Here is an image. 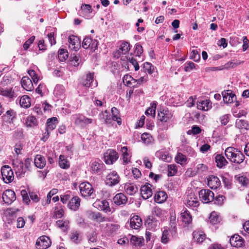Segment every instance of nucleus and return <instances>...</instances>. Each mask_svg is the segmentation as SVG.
Returning <instances> with one entry per match:
<instances>
[{"instance_id":"nucleus-1","label":"nucleus","mask_w":249,"mask_h":249,"mask_svg":"<svg viewBox=\"0 0 249 249\" xmlns=\"http://www.w3.org/2000/svg\"><path fill=\"white\" fill-rule=\"evenodd\" d=\"M225 155L231 162L236 164L241 163L245 159V156L243 153L233 147L227 148L225 150Z\"/></svg>"},{"instance_id":"nucleus-2","label":"nucleus","mask_w":249,"mask_h":249,"mask_svg":"<svg viewBox=\"0 0 249 249\" xmlns=\"http://www.w3.org/2000/svg\"><path fill=\"white\" fill-rule=\"evenodd\" d=\"M1 173L4 182L9 183L14 180V173L8 165H4L1 167Z\"/></svg>"},{"instance_id":"nucleus-3","label":"nucleus","mask_w":249,"mask_h":249,"mask_svg":"<svg viewBox=\"0 0 249 249\" xmlns=\"http://www.w3.org/2000/svg\"><path fill=\"white\" fill-rule=\"evenodd\" d=\"M184 203L187 207L192 208L193 209L197 207L199 205V202L194 193H191L186 196Z\"/></svg>"},{"instance_id":"nucleus-4","label":"nucleus","mask_w":249,"mask_h":249,"mask_svg":"<svg viewBox=\"0 0 249 249\" xmlns=\"http://www.w3.org/2000/svg\"><path fill=\"white\" fill-rule=\"evenodd\" d=\"M82 45L84 49H89L93 52L97 49L98 41L96 39H92L89 36H87L84 39Z\"/></svg>"},{"instance_id":"nucleus-5","label":"nucleus","mask_w":249,"mask_h":249,"mask_svg":"<svg viewBox=\"0 0 249 249\" xmlns=\"http://www.w3.org/2000/svg\"><path fill=\"white\" fill-rule=\"evenodd\" d=\"M199 197L203 203H208L214 199V194L210 190L202 189L199 192Z\"/></svg>"},{"instance_id":"nucleus-6","label":"nucleus","mask_w":249,"mask_h":249,"mask_svg":"<svg viewBox=\"0 0 249 249\" xmlns=\"http://www.w3.org/2000/svg\"><path fill=\"white\" fill-rule=\"evenodd\" d=\"M79 189L82 196L84 197L92 195L93 189L92 185L88 182L81 183L79 185Z\"/></svg>"},{"instance_id":"nucleus-7","label":"nucleus","mask_w":249,"mask_h":249,"mask_svg":"<svg viewBox=\"0 0 249 249\" xmlns=\"http://www.w3.org/2000/svg\"><path fill=\"white\" fill-rule=\"evenodd\" d=\"M51 244V240L48 236H42L37 239L36 245L38 249H46Z\"/></svg>"},{"instance_id":"nucleus-8","label":"nucleus","mask_w":249,"mask_h":249,"mask_svg":"<svg viewBox=\"0 0 249 249\" xmlns=\"http://www.w3.org/2000/svg\"><path fill=\"white\" fill-rule=\"evenodd\" d=\"M142 224L141 217L137 215H134L130 218L129 223L128 222L126 224H128L131 229L139 230ZM126 226H127V225Z\"/></svg>"},{"instance_id":"nucleus-9","label":"nucleus","mask_w":249,"mask_h":249,"mask_svg":"<svg viewBox=\"0 0 249 249\" xmlns=\"http://www.w3.org/2000/svg\"><path fill=\"white\" fill-rule=\"evenodd\" d=\"M16 199V194L12 190H5L2 195V199L7 204H11Z\"/></svg>"},{"instance_id":"nucleus-10","label":"nucleus","mask_w":249,"mask_h":249,"mask_svg":"<svg viewBox=\"0 0 249 249\" xmlns=\"http://www.w3.org/2000/svg\"><path fill=\"white\" fill-rule=\"evenodd\" d=\"M73 118L75 124L81 126L91 124L92 122L91 119L88 118L81 114L75 115Z\"/></svg>"},{"instance_id":"nucleus-11","label":"nucleus","mask_w":249,"mask_h":249,"mask_svg":"<svg viewBox=\"0 0 249 249\" xmlns=\"http://www.w3.org/2000/svg\"><path fill=\"white\" fill-rule=\"evenodd\" d=\"M13 165L17 176L19 178L23 177L25 173L23 168V162L21 160H17L13 161Z\"/></svg>"},{"instance_id":"nucleus-12","label":"nucleus","mask_w":249,"mask_h":249,"mask_svg":"<svg viewBox=\"0 0 249 249\" xmlns=\"http://www.w3.org/2000/svg\"><path fill=\"white\" fill-rule=\"evenodd\" d=\"M121 158L123 160V164L126 165L131 162L132 154L130 151L128 150L126 146L121 148Z\"/></svg>"},{"instance_id":"nucleus-13","label":"nucleus","mask_w":249,"mask_h":249,"mask_svg":"<svg viewBox=\"0 0 249 249\" xmlns=\"http://www.w3.org/2000/svg\"><path fill=\"white\" fill-rule=\"evenodd\" d=\"M88 218L92 220L97 222H102L106 221L107 219L99 212H94L91 211L87 212Z\"/></svg>"},{"instance_id":"nucleus-14","label":"nucleus","mask_w":249,"mask_h":249,"mask_svg":"<svg viewBox=\"0 0 249 249\" xmlns=\"http://www.w3.org/2000/svg\"><path fill=\"white\" fill-rule=\"evenodd\" d=\"M93 76V73H89L86 76V79L83 80L81 82V85L86 88H89V87H96L97 86V83L96 81L94 83Z\"/></svg>"},{"instance_id":"nucleus-15","label":"nucleus","mask_w":249,"mask_h":249,"mask_svg":"<svg viewBox=\"0 0 249 249\" xmlns=\"http://www.w3.org/2000/svg\"><path fill=\"white\" fill-rule=\"evenodd\" d=\"M223 101L225 103H233L236 99L235 95L231 90H224L222 92Z\"/></svg>"},{"instance_id":"nucleus-16","label":"nucleus","mask_w":249,"mask_h":249,"mask_svg":"<svg viewBox=\"0 0 249 249\" xmlns=\"http://www.w3.org/2000/svg\"><path fill=\"white\" fill-rule=\"evenodd\" d=\"M69 48L75 51H77L80 47V40L75 36H70L68 39Z\"/></svg>"},{"instance_id":"nucleus-17","label":"nucleus","mask_w":249,"mask_h":249,"mask_svg":"<svg viewBox=\"0 0 249 249\" xmlns=\"http://www.w3.org/2000/svg\"><path fill=\"white\" fill-rule=\"evenodd\" d=\"M151 185L150 184H145L141 188V194L142 197L144 199H147L150 197L153 194Z\"/></svg>"},{"instance_id":"nucleus-18","label":"nucleus","mask_w":249,"mask_h":249,"mask_svg":"<svg viewBox=\"0 0 249 249\" xmlns=\"http://www.w3.org/2000/svg\"><path fill=\"white\" fill-rule=\"evenodd\" d=\"M230 243L231 246L239 248L243 246L244 240L238 234H234L230 239Z\"/></svg>"},{"instance_id":"nucleus-19","label":"nucleus","mask_w":249,"mask_h":249,"mask_svg":"<svg viewBox=\"0 0 249 249\" xmlns=\"http://www.w3.org/2000/svg\"><path fill=\"white\" fill-rule=\"evenodd\" d=\"M207 184L212 189H217L221 184L219 179L215 176H210L207 179Z\"/></svg>"},{"instance_id":"nucleus-20","label":"nucleus","mask_w":249,"mask_h":249,"mask_svg":"<svg viewBox=\"0 0 249 249\" xmlns=\"http://www.w3.org/2000/svg\"><path fill=\"white\" fill-rule=\"evenodd\" d=\"M81 200L77 196H73L68 204V208L73 211H77L80 206Z\"/></svg>"},{"instance_id":"nucleus-21","label":"nucleus","mask_w":249,"mask_h":249,"mask_svg":"<svg viewBox=\"0 0 249 249\" xmlns=\"http://www.w3.org/2000/svg\"><path fill=\"white\" fill-rule=\"evenodd\" d=\"M16 112L13 109H10L7 110L2 117L4 122L11 124L13 123V119L16 118Z\"/></svg>"},{"instance_id":"nucleus-22","label":"nucleus","mask_w":249,"mask_h":249,"mask_svg":"<svg viewBox=\"0 0 249 249\" xmlns=\"http://www.w3.org/2000/svg\"><path fill=\"white\" fill-rule=\"evenodd\" d=\"M22 88L27 91H31L34 89L32 80L27 76H24L21 80Z\"/></svg>"},{"instance_id":"nucleus-23","label":"nucleus","mask_w":249,"mask_h":249,"mask_svg":"<svg viewBox=\"0 0 249 249\" xmlns=\"http://www.w3.org/2000/svg\"><path fill=\"white\" fill-rule=\"evenodd\" d=\"M34 163L36 167L42 169L46 164V159L41 155H36L34 159Z\"/></svg>"},{"instance_id":"nucleus-24","label":"nucleus","mask_w":249,"mask_h":249,"mask_svg":"<svg viewBox=\"0 0 249 249\" xmlns=\"http://www.w3.org/2000/svg\"><path fill=\"white\" fill-rule=\"evenodd\" d=\"M193 239L197 243H201L206 239L205 233L200 230H196L193 232Z\"/></svg>"},{"instance_id":"nucleus-25","label":"nucleus","mask_w":249,"mask_h":249,"mask_svg":"<svg viewBox=\"0 0 249 249\" xmlns=\"http://www.w3.org/2000/svg\"><path fill=\"white\" fill-rule=\"evenodd\" d=\"M215 161L216 163V166L219 168H222L226 166L228 162L225 159L224 156L222 154H217L215 156Z\"/></svg>"},{"instance_id":"nucleus-26","label":"nucleus","mask_w":249,"mask_h":249,"mask_svg":"<svg viewBox=\"0 0 249 249\" xmlns=\"http://www.w3.org/2000/svg\"><path fill=\"white\" fill-rule=\"evenodd\" d=\"M124 189L125 192L129 195H133L136 193L138 189L136 185L132 183H126L125 184Z\"/></svg>"},{"instance_id":"nucleus-27","label":"nucleus","mask_w":249,"mask_h":249,"mask_svg":"<svg viewBox=\"0 0 249 249\" xmlns=\"http://www.w3.org/2000/svg\"><path fill=\"white\" fill-rule=\"evenodd\" d=\"M158 116L161 122H166L172 118V115L168 110L163 109L158 113Z\"/></svg>"},{"instance_id":"nucleus-28","label":"nucleus","mask_w":249,"mask_h":249,"mask_svg":"<svg viewBox=\"0 0 249 249\" xmlns=\"http://www.w3.org/2000/svg\"><path fill=\"white\" fill-rule=\"evenodd\" d=\"M127 198L123 193H119L116 195L113 198V201L117 205L124 204L126 203Z\"/></svg>"},{"instance_id":"nucleus-29","label":"nucleus","mask_w":249,"mask_h":249,"mask_svg":"<svg viewBox=\"0 0 249 249\" xmlns=\"http://www.w3.org/2000/svg\"><path fill=\"white\" fill-rule=\"evenodd\" d=\"M111 111L112 120L116 121L117 124L120 125L122 124V119L119 110L116 107H113Z\"/></svg>"},{"instance_id":"nucleus-30","label":"nucleus","mask_w":249,"mask_h":249,"mask_svg":"<svg viewBox=\"0 0 249 249\" xmlns=\"http://www.w3.org/2000/svg\"><path fill=\"white\" fill-rule=\"evenodd\" d=\"M58 124V120L56 117H52L48 119L46 123V130L51 131L54 129Z\"/></svg>"},{"instance_id":"nucleus-31","label":"nucleus","mask_w":249,"mask_h":249,"mask_svg":"<svg viewBox=\"0 0 249 249\" xmlns=\"http://www.w3.org/2000/svg\"><path fill=\"white\" fill-rule=\"evenodd\" d=\"M118 47L123 54H126L130 50V47L129 43L125 41H120L118 43Z\"/></svg>"},{"instance_id":"nucleus-32","label":"nucleus","mask_w":249,"mask_h":249,"mask_svg":"<svg viewBox=\"0 0 249 249\" xmlns=\"http://www.w3.org/2000/svg\"><path fill=\"white\" fill-rule=\"evenodd\" d=\"M58 164L59 167L63 169H68L70 167V161L63 155H60L59 157Z\"/></svg>"},{"instance_id":"nucleus-33","label":"nucleus","mask_w":249,"mask_h":249,"mask_svg":"<svg viewBox=\"0 0 249 249\" xmlns=\"http://www.w3.org/2000/svg\"><path fill=\"white\" fill-rule=\"evenodd\" d=\"M167 198L166 193L164 191H159L155 195L154 198L156 202L162 203L164 202Z\"/></svg>"},{"instance_id":"nucleus-34","label":"nucleus","mask_w":249,"mask_h":249,"mask_svg":"<svg viewBox=\"0 0 249 249\" xmlns=\"http://www.w3.org/2000/svg\"><path fill=\"white\" fill-rule=\"evenodd\" d=\"M94 204L103 211L107 212L109 210V203L106 200H98L96 201Z\"/></svg>"},{"instance_id":"nucleus-35","label":"nucleus","mask_w":249,"mask_h":249,"mask_svg":"<svg viewBox=\"0 0 249 249\" xmlns=\"http://www.w3.org/2000/svg\"><path fill=\"white\" fill-rule=\"evenodd\" d=\"M210 107L211 103L208 100L198 101L197 103V108L199 110L206 111Z\"/></svg>"},{"instance_id":"nucleus-36","label":"nucleus","mask_w":249,"mask_h":249,"mask_svg":"<svg viewBox=\"0 0 249 249\" xmlns=\"http://www.w3.org/2000/svg\"><path fill=\"white\" fill-rule=\"evenodd\" d=\"M235 126L240 129L249 130V123L246 120L237 119L235 122Z\"/></svg>"},{"instance_id":"nucleus-37","label":"nucleus","mask_w":249,"mask_h":249,"mask_svg":"<svg viewBox=\"0 0 249 249\" xmlns=\"http://www.w3.org/2000/svg\"><path fill=\"white\" fill-rule=\"evenodd\" d=\"M64 211L63 207L61 205L56 206L54 208L53 217L55 218H60L63 216Z\"/></svg>"},{"instance_id":"nucleus-38","label":"nucleus","mask_w":249,"mask_h":249,"mask_svg":"<svg viewBox=\"0 0 249 249\" xmlns=\"http://www.w3.org/2000/svg\"><path fill=\"white\" fill-rule=\"evenodd\" d=\"M120 178L117 173L113 171L110 173V186H114L120 182Z\"/></svg>"},{"instance_id":"nucleus-39","label":"nucleus","mask_w":249,"mask_h":249,"mask_svg":"<svg viewBox=\"0 0 249 249\" xmlns=\"http://www.w3.org/2000/svg\"><path fill=\"white\" fill-rule=\"evenodd\" d=\"M2 82L0 84V94L9 98H13L14 96V92L12 91V88L4 89L2 88Z\"/></svg>"},{"instance_id":"nucleus-40","label":"nucleus","mask_w":249,"mask_h":249,"mask_svg":"<svg viewBox=\"0 0 249 249\" xmlns=\"http://www.w3.org/2000/svg\"><path fill=\"white\" fill-rule=\"evenodd\" d=\"M69 223L68 220H58L56 222V225L63 231H66L69 229Z\"/></svg>"},{"instance_id":"nucleus-41","label":"nucleus","mask_w":249,"mask_h":249,"mask_svg":"<svg viewBox=\"0 0 249 249\" xmlns=\"http://www.w3.org/2000/svg\"><path fill=\"white\" fill-rule=\"evenodd\" d=\"M19 104L22 107H29L31 106L30 98L26 95L22 96L19 100Z\"/></svg>"},{"instance_id":"nucleus-42","label":"nucleus","mask_w":249,"mask_h":249,"mask_svg":"<svg viewBox=\"0 0 249 249\" xmlns=\"http://www.w3.org/2000/svg\"><path fill=\"white\" fill-rule=\"evenodd\" d=\"M104 164L97 161H94L92 163L91 168L94 173H100L103 170Z\"/></svg>"},{"instance_id":"nucleus-43","label":"nucleus","mask_w":249,"mask_h":249,"mask_svg":"<svg viewBox=\"0 0 249 249\" xmlns=\"http://www.w3.org/2000/svg\"><path fill=\"white\" fill-rule=\"evenodd\" d=\"M65 91V88L61 85H57L53 90V94L57 97H61L64 94Z\"/></svg>"},{"instance_id":"nucleus-44","label":"nucleus","mask_w":249,"mask_h":249,"mask_svg":"<svg viewBox=\"0 0 249 249\" xmlns=\"http://www.w3.org/2000/svg\"><path fill=\"white\" fill-rule=\"evenodd\" d=\"M181 217L183 222L186 224H189L192 222V218L189 212L187 210L184 211L181 213Z\"/></svg>"},{"instance_id":"nucleus-45","label":"nucleus","mask_w":249,"mask_h":249,"mask_svg":"<svg viewBox=\"0 0 249 249\" xmlns=\"http://www.w3.org/2000/svg\"><path fill=\"white\" fill-rule=\"evenodd\" d=\"M25 124L27 127H35L37 125V121L35 117L29 116L27 118Z\"/></svg>"},{"instance_id":"nucleus-46","label":"nucleus","mask_w":249,"mask_h":249,"mask_svg":"<svg viewBox=\"0 0 249 249\" xmlns=\"http://www.w3.org/2000/svg\"><path fill=\"white\" fill-rule=\"evenodd\" d=\"M220 219L217 213L215 212H213L209 217V222L213 225L216 224L220 222Z\"/></svg>"},{"instance_id":"nucleus-47","label":"nucleus","mask_w":249,"mask_h":249,"mask_svg":"<svg viewBox=\"0 0 249 249\" xmlns=\"http://www.w3.org/2000/svg\"><path fill=\"white\" fill-rule=\"evenodd\" d=\"M68 57V53L67 50L61 49L58 52V57L60 61H65Z\"/></svg>"},{"instance_id":"nucleus-48","label":"nucleus","mask_w":249,"mask_h":249,"mask_svg":"<svg viewBox=\"0 0 249 249\" xmlns=\"http://www.w3.org/2000/svg\"><path fill=\"white\" fill-rule=\"evenodd\" d=\"M141 139L142 142L146 145L151 143L153 141L152 136L147 133H143L141 135Z\"/></svg>"},{"instance_id":"nucleus-49","label":"nucleus","mask_w":249,"mask_h":249,"mask_svg":"<svg viewBox=\"0 0 249 249\" xmlns=\"http://www.w3.org/2000/svg\"><path fill=\"white\" fill-rule=\"evenodd\" d=\"M177 163L181 165L187 163V158L185 155L180 153H178L175 157Z\"/></svg>"},{"instance_id":"nucleus-50","label":"nucleus","mask_w":249,"mask_h":249,"mask_svg":"<svg viewBox=\"0 0 249 249\" xmlns=\"http://www.w3.org/2000/svg\"><path fill=\"white\" fill-rule=\"evenodd\" d=\"M134 80L135 79L129 74H125L124 75L123 79L124 84L127 86L134 84Z\"/></svg>"},{"instance_id":"nucleus-51","label":"nucleus","mask_w":249,"mask_h":249,"mask_svg":"<svg viewBox=\"0 0 249 249\" xmlns=\"http://www.w3.org/2000/svg\"><path fill=\"white\" fill-rule=\"evenodd\" d=\"M156 104L155 103L152 104L151 106L146 110L145 114L146 115H150L154 118L156 115Z\"/></svg>"},{"instance_id":"nucleus-52","label":"nucleus","mask_w":249,"mask_h":249,"mask_svg":"<svg viewBox=\"0 0 249 249\" xmlns=\"http://www.w3.org/2000/svg\"><path fill=\"white\" fill-rule=\"evenodd\" d=\"M70 239L71 241L75 243H79L81 239L79 237V232L77 231H73L70 234Z\"/></svg>"},{"instance_id":"nucleus-53","label":"nucleus","mask_w":249,"mask_h":249,"mask_svg":"<svg viewBox=\"0 0 249 249\" xmlns=\"http://www.w3.org/2000/svg\"><path fill=\"white\" fill-rule=\"evenodd\" d=\"M143 241V239L141 237H138L136 236L133 235L131 236L130 238V243L135 246H140L141 245L142 241Z\"/></svg>"},{"instance_id":"nucleus-54","label":"nucleus","mask_w":249,"mask_h":249,"mask_svg":"<svg viewBox=\"0 0 249 249\" xmlns=\"http://www.w3.org/2000/svg\"><path fill=\"white\" fill-rule=\"evenodd\" d=\"M120 227V225L117 223L110 224V235L119 233Z\"/></svg>"},{"instance_id":"nucleus-55","label":"nucleus","mask_w":249,"mask_h":249,"mask_svg":"<svg viewBox=\"0 0 249 249\" xmlns=\"http://www.w3.org/2000/svg\"><path fill=\"white\" fill-rule=\"evenodd\" d=\"M118 158V153L115 150L110 149V164H113Z\"/></svg>"},{"instance_id":"nucleus-56","label":"nucleus","mask_w":249,"mask_h":249,"mask_svg":"<svg viewBox=\"0 0 249 249\" xmlns=\"http://www.w3.org/2000/svg\"><path fill=\"white\" fill-rule=\"evenodd\" d=\"M143 68L145 72L152 74L154 71L155 67L150 63L145 62L143 64Z\"/></svg>"},{"instance_id":"nucleus-57","label":"nucleus","mask_w":249,"mask_h":249,"mask_svg":"<svg viewBox=\"0 0 249 249\" xmlns=\"http://www.w3.org/2000/svg\"><path fill=\"white\" fill-rule=\"evenodd\" d=\"M156 155L160 159L165 161H169L170 160V157L162 151H158L156 152Z\"/></svg>"},{"instance_id":"nucleus-58","label":"nucleus","mask_w":249,"mask_h":249,"mask_svg":"<svg viewBox=\"0 0 249 249\" xmlns=\"http://www.w3.org/2000/svg\"><path fill=\"white\" fill-rule=\"evenodd\" d=\"M99 117L102 122L106 124H108V112L107 110H106L104 112L100 113Z\"/></svg>"},{"instance_id":"nucleus-59","label":"nucleus","mask_w":249,"mask_h":249,"mask_svg":"<svg viewBox=\"0 0 249 249\" xmlns=\"http://www.w3.org/2000/svg\"><path fill=\"white\" fill-rule=\"evenodd\" d=\"M237 179L243 186H246L249 184V179L245 176L239 175Z\"/></svg>"},{"instance_id":"nucleus-60","label":"nucleus","mask_w":249,"mask_h":249,"mask_svg":"<svg viewBox=\"0 0 249 249\" xmlns=\"http://www.w3.org/2000/svg\"><path fill=\"white\" fill-rule=\"evenodd\" d=\"M201 130L199 127L197 125H193L191 129L187 131V134L189 135H196L201 133Z\"/></svg>"},{"instance_id":"nucleus-61","label":"nucleus","mask_w":249,"mask_h":249,"mask_svg":"<svg viewBox=\"0 0 249 249\" xmlns=\"http://www.w3.org/2000/svg\"><path fill=\"white\" fill-rule=\"evenodd\" d=\"M120 65L119 63L116 62H113L111 63V68H114L112 70V72L116 75H119L120 73Z\"/></svg>"},{"instance_id":"nucleus-62","label":"nucleus","mask_w":249,"mask_h":249,"mask_svg":"<svg viewBox=\"0 0 249 249\" xmlns=\"http://www.w3.org/2000/svg\"><path fill=\"white\" fill-rule=\"evenodd\" d=\"M152 213L153 215L159 217L163 216L164 214L163 211L160 208L158 207H154Z\"/></svg>"},{"instance_id":"nucleus-63","label":"nucleus","mask_w":249,"mask_h":249,"mask_svg":"<svg viewBox=\"0 0 249 249\" xmlns=\"http://www.w3.org/2000/svg\"><path fill=\"white\" fill-rule=\"evenodd\" d=\"M225 196L223 195H218L215 198L214 197V203L218 205L221 206L224 203V201L225 200Z\"/></svg>"},{"instance_id":"nucleus-64","label":"nucleus","mask_w":249,"mask_h":249,"mask_svg":"<svg viewBox=\"0 0 249 249\" xmlns=\"http://www.w3.org/2000/svg\"><path fill=\"white\" fill-rule=\"evenodd\" d=\"M169 240V233L167 230H164L162 232V236L161 238V242L166 244Z\"/></svg>"}]
</instances>
